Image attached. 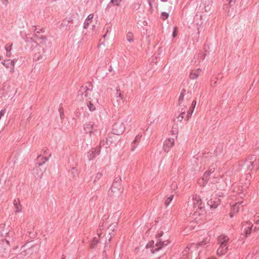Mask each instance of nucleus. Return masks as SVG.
Instances as JSON below:
<instances>
[{
    "mask_svg": "<svg viewBox=\"0 0 259 259\" xmlns=\"http://www.w3.org/2000/svg\"><path fill=\"white\" fill-rule=\"evenodd\" d=\"M172 35H173V37H176V32H175V31L173 32Z\"/></svg>",
    "mask_w": 259,
    "mask_h": 259,
    "instance_id": "338daca9",
    "label": "nucleus"
},
{
    "mask_svg": "<svg viewBox=\"0 0 259 259\" xmlns=\"http://www.w3.org/2000/svg\"><path fill=\"white\" fill-rule=\"evenodd\" d=\"M95 96H96V97H98L99 96V94L98 93L96 92L94 94V95Z\"/></svg>",
    "mask_w": 259,
    "mask_h": 259,
    "instance_id": "e2e57ef3",
    "label": "nucleus"
},
{
    "mask_svg": "<svg viewBox=\"0 0 259 259\" xmlns=\"http://www.w3.org/2000/svg\"><path fill=\"white\" fill-rule=\"evenodd\" d=\"M121 1L122 0H110V2L108 5L106 9L110 7V4H112L114 6H119Z\"/></svg>",
    "mask_w": 259,
    "mask_h": 259,
    "instance_id": "5701e85b",
    "label": "nucleus"
},
{
    "mask_svg": "<svg viewBox=\"0 0 259 259\" xmlns=\"http://www.w3.org/2000/svg\"><path fill=\"white\" fill-rule=\"evenodd\" d=\"M213 199L215 203L214 206L217 207L220 204V199L218 197H214V198H213Z\"/></svg>",
    "mask_w": 259,
    "mask_h": 259,
    "instance_id": "f704fd0d",
    "label": "nucleus"
},
{
    "mask_svg": "<svg viewBox=\"0 0 259 259\" xmlns=\"http://www.w3.org/2000/svg\"><path fill=\"white\" fill-rule=\"evenodd\" d=\"M210 239V237L209 235L207 234L205 237L203 238V240L198 244H192L191 245L192 248H198L199 246H202L208 243Z\"/></svg>",
    "mask_w": 259,
    "mask_h": 259,
    "instance_id": "9d476101",
    "label": "nucleus"
},
{
    "mask_svg": "<svg viewBox=\"0 0 259 259\" xmlns=\"http://www.w3.org/2000/svg\"><path fill=\"white\" fill-rule=\"evenodd\" d=\"M101 147V146H100V145H99V147H97L95 148H93V149L95 151V152L97 153V155H99L100 153Z\"/></svg>",
    "mask_w": 259,
    "mask_h": 259,
    "instance_id": "37998d69",
    "label": "nucleus"
},
{
    "mask_svg": "<svg viewBox=\"0 0 259 259\" xmlns=\"http://www.w3.org/2000/svg\"><path fill=\"white\" fill-rule=\"evenodd\" d=\"M99 241L96 238V237H94L93 239L92 243H91L90 246L91 248H94L95 246L98 244Z\"/></svg>",
    "mask_w": 259,
    "mask_h": 259,
    "instance_id": "2f4dec72",
    "label": "nucleus"
},
{
    "mask_svg": "<svg viewBox=\"0 0 259 259\" xmlns=\"http://www.w3.org/2000/svg\"><path fill=\"white\" fill-rule=\"evenodd\" d=\"M117 224H111L108 228V230L109 231V234H111V232H113L114 231Z\"/></svg>",
    "mask_w": 259,
    "mask_h": 259,
    "instance_id": "393cba45",
    "label": "nucleus"
},
{
    "mask_svg": "<svg viewBox=\"0 0 259 259\" xmlns=\"http://www.w3.org/2000/svg\"><path fill=\"white\" fill-rule=\"evenodd\" d=\"M184 95L180 94V97L179 98V104L180 105L181 104L182 102L184 100Z\"/></svg>",
    "mask_w": 259,
    "mask_h": 259,
    "instance_id": "49530a36",
    "label": "nucleus"
},
{
    "mask_svg": "<svg viewBox=\"0 0 259 259\" xmlns=\"http://www.w3.org/2000/svg\"><path fill=\"white\" fill-rule=\"evenodd\" d=\"M236 1V0H231V4L230 7H232V6H233Z\"/></svg>",
    "mask_w": 259,
    "mask_h": 259,
    "instance_id": "6e6d98bb",
    "label": "nucleus"
},
{
    "mask_svg": "<svg viewBox=\"0 0 259 259\" xmlns=\"http://www.w3.org/2000/svg\"><path fill=\"white\" fill-rule=\"evenodd\" d=\"M207 204L210 206V207L211 208H217L216 207H214V205L215 204V203L213 201V199H210V200H209L208 201H207Z\"/></svg>",
    "mask_w": 259,
    "mask_h": 259,
    "instance_id": "7c9ffc66",
    "label": "nucleus"
},
{
    "mask_svg": "<svg viewBox=\"0 0 259 259\" xmlns=\"http://www.w3.org/2000/svg\"><path fill=\"white\" fill-rule=\"evenodd\" d=\"M14 205L15 207V212H20L22 211L21 205L19 199H15L13 202Z\"/></svg>",
    "mask_w": 259,
    "mask_h": 259,
    "instance_id": "f3484780",
    "label": "nucleus"
},
{
    "mask_svg": "<svg viewBox=\"0 0 259 259\" xmlns=\"http://www.w3.org/2000/svg\"><path fill=\"white\" fill-rule=\"evenodd\" d=\"M59 111L60 112V117H61V119H62L63 118V116L64 115L63 108L62 107H60V108L59 109Z\"/></svg>",
    "mask_w": 259,
    "mask_h": 259,
    "instance_id": "de8ad7c7",
    "label": "nucleus"
},
{
    "mask_svg": "<svg viewBox=\"0 0 259 259\" xmlns=\"http://www.w3.org/2000/svg\"><path fill=\"white\" fill-rule=\"evenodd\" d=\"M174 144L175 140L173 138H168L163 144V150L165 152H167L169 148L174 145Z\"/></svg>",
    "mask_w": 259,
    "mask_h": 259,
    "instance_id": "1a4fd4ad",
    "label": "nucleus"
},
{
    "mask_svg": "<svg viewBox=\"0 0 259 259\" xmlns=\"http://www.w3.org/2000/svg\"><path fill=\"white\" fill-rule=\"evenodd\" d=\"M163 232L161 231L156 235V237L158 240L155 244V248L154 249L152 248L151 250V251L152 253H154L156 251H159L163 247L166 246L169 244V242L168 240L162 241L161 239L159 238L163 235Z\"/></svg>",
    "mask_w": 259,
    "mask_h": 259,
    "instance_id": "f03ea898",
    "label": "nucleus"
},
{
    "mask_svg": "<svg viewBox=\"0 0 259 259\" xmlns=\"http://www.w3.org/2000/svg\"><path fill=\"white\" fill-rule=\"evenodd\" d=\"M84 130L86 133L90 134V136L92 134L96 135L98 133V131L97 126H94V124L91 123H87L84 125Z\"/></svg>",
    "mask_w": 259,
    "mask_h": 259,
    "instance_id": "0eeeda50",
    "label": "nucleus"
},
{
    "mask_svg": "<svg viewBox=\"0 0 259 259\" xmlns=\"http://www.w3.org/2000/svg\"><path fill=\"white\" fill-rule=\"evenodd\" d=\"M256 162L254 163L253 161H250V164L248 166V170H251L254 167V165H256Z\"/></svg>",
    "mask_w": 259,
    "mask_h": 259,
    "instance_id": "4c0bfd02",
    "label": "nucleus"
},
{
    "mask_svg": "<svg viewBox=\"0 0 259 259\" xmlns=\"http://www.w3.org/2000/svg\"><path fill=\"white\" fill-rule=\"evenodd\" d=\"M210 176V175H209V173H207L206 172H205L203 176L202 177V180L204 183H206L208 181L209 177Z\"/></svg>",
    "mask_w": 259,
    "mask_h": 259,
    "instance_id": "a878e982",
    "label": "nucleus"
},
{
    "mask_svg": "<svg viewBox=\"0 0 259 259\" xmlns=\"http://www.w3.org/2000/svg\"><path fill=\"white\" fill-rule=\"evenodd\" d=\"M120 91L119 89H117V93L115 95L116 98L117 99L116 100V104L117 105H120L121 103H123V97L121 93L118 92ZM113 105L116 106L115 101H114Z\"/></svg>",
    "mask_w": 259,
    "mask_h": 259,
    "instance_id": "2eb2a0df",
    "label": "nucleus"
},
{
    "mask_svg": "<svg viewBox=\"0 0 259 259\" xmlns=\"http://www.w3.org/2000/svg\"><path fill=\"white\" fill-rule=\"evenodd\" d=\"M196 101H193L192 103V104H191V106L190 107V108L192 109V110H194V108L196 106Z\"/></svg>",
    "mask_w": 259,
    "mask_h": 259,
    "instance_id": "3c124183",
    "label": "nucleus"
},
{
    "mask_svg": "<svg viewBox=\"0 0 259 259\" xmlns=\"http://www.w3.org/2000/svg\"><path fill=\"white\" fill-rule=\"evenodd\" d=\"M229 238L228 237L221 235L218 238V243L220 244V246L217 251V253L218 255L221 256L225 254L228 249V242Z\"/></svg>",
    "mask_w": 259,
    "mask_h": 259,
    "instance_id": "f257e3e1",
    "label": "nucleus"
},
{
    "mask_svg": "<svg viewBox=\"0 0 259 259\" xmlns=\"http://www.w3.org/2000/svg\"><path fill=\"white\" fill-rule=\"evenodd\" d=\"M215 167L213 165H212L209 168L208 170L206 171L207 173H209V175L212 174L214 171Z\"/></svg>",
    "mask_w": 259,
    "mask_h": 259,
    "instance_id": "c9c22d12",
    "label": "nucleus"
},
{
    "mask_svg": "<svg viewBox=\"0 0 259 259\" xmlns=\"http://www.w3.org/2000/svg\"><path fill=\"white\" fill-rule=\"evenodd\" d=\"M158 259H167V257L165 254H163L161 256L159 257Z\"/></svg>",
    "mask_w": 259,
    "mask_h": 259,
    "instance_id": "5fc2aeb1",
    "label": "nucleus"
},
{
    "mask_svg": "<svg viewBox=\"0 0 259 259\" xmlns=\"http://www.w3.org/2000/svg\"><path fill=\"white\" fill-rule=\"evenodd\" d=\"M26 247H27V244H25L22 247V248H23V251L24 252H26L27 251L26 249H25L26 248Z\"/></svg>",
    "mask_w": 259,
    "mask_h": 259,
    "instance_id": "4d7b16f0",
    "label": "nucleus"
},
{
    "mask_svg": "<svg viewBox=\"0 0 259 259\" xmlns=\"http://www.w3.org/2000/svg\"><path fill=\"white\" fill-rule=\"evenodd\" d=\"M125 130V126L123 122L118 120L113 125L112 132L117 136L122 135Z\"/></svg>",
    "mask_w": 259,
    "mask_h": 259,
    "instance_id": "423d86ee",
    "label": "nucleus"
},
{
    "mask_svg": "<svg viewBox=\"0 0 259 259\" xmlns=\"http://www.w3.org/2000/svg\"><path fill=\"white\" fill-rule=\"evenodd\" d=\"M119 140L120 139L116 137V135L114 134L113 132L109 133L106 138V145L107 146H110L112 144L116 145Z\"/></svg>",
    "mask_w": 259,
    "mask_h": 259,
    "instance_id": "6e6552de",
    "label": "nucleus"
},
{
    "mask_svg": "<svg viewBox=\"0 0 259 259\" xmlns=\"http://www.w3.org/2000/svg\"><path fill=\"white\" fill-rule=\"evenodd\" d=\"M73 21V19H71V18H69L68 20V22H72Z\"/></svg>",
    "mask_w": 259,
    "mask_h": 259,
    "instance_id": "69168bd1",
    "label": "nucleus"
},
{
    "mask_svg": "<svg viewBox=\"0 0 259 259\" xmlns=\"http://www.w3.org/2000/svg\"><path fill=\"white\" fill-rule=\"evenodd\" d=\"M190 248H192L191 246L190 247H187L182 252V257L184 259H188V255L190 253Z\"/></svg>",
    "mask_w": 259,
    "mask_h": 259,
    "instance_id": "412c9836",
    "label": "nucleus"
},
{
    "mask_svg": "<svg viewBox=\"0 0 259 259\" xmlns=\"http://www.w3.org/2000/svg\"><path fill=\"white\" fill-rule=\"evenodd\" d=\"M169 17V14L168 13L162 12L161 14L160 18L163 20H165Z\"/></svg>",
    "mask_w": 259,
    "mask_h": 259,
    "instance_id": "bb28decb",
    "label": "nucleus"
},
{
    "mask_svg": "<svg viewBox=\"0 0 259 259\" xmlns=\"http://www.w3.org/2000/svg\"><path fill=\"white\" fill-rule=\"evenodd\" d=\"M133 35L132 32H129L127 33L126 39L128 42H131L133 41Z\"/></svg>",
    "mask_w": 259,
    "mask_h": 259,
    "instance_id": "c756f323",
    "label": "nucleus"
},
{
    "mask_svg": "<svg viewBox=\"0 0 259 259\" xmlns=\"http://www.w3.org/2000/svg\"><path fill=\"white\" fill-rule=\"evenodd\" d=\"M121 180L120 177H116L113 181L111 189H116L118 191H120V188L119 186Z\"/></svg>",
    "mask_w": 259,
    "mask_h": 259,
    "instance_id": "dca6fc26",
    "label": "nucleus"
},
{
    "mask_svg": "<svg viewBox=\"0 0 259 259\" xmlns=\"http://www.w3.org/2000/svg\"><path fill=\"white\" fill-rule=\"evenodd\" d=\"M94 15L93 14H91L88 15V17L84 21V24H83V28L87 29L88 28V25L90 24V23L91 22V20L93 18Z\"/></svg>",
    "mask_w": 259,
    "mask_h": 259,
    "instance_id": "6ab92c4d",
    "label": "nucleus"
},
{
    "mask_svg": "<svg viewBox=\"0 0 259 259\" xmlns=\"http://www.w3.org/2000/svg\"><path fill=\"white\" fill-rule=\"evenodd\" d=\"M59 111L60 112V117H61V119H62L63 118V116L64 115L63 108L62 107H60V108L59 109Z\"/></svg>",
    "mask_w": 259,
    "mask_h": 259,
    "instance_id": "09e8293b",
    "label": "nucleus"
},
{
    "mask_svg": "<svg viewBox=\"0 0 259 259\" xmlns=\"http://www.w3.org/2000/svg\"><path fill=\"white\" fill-rule=\"evenodd\" d=\"M38 52L35 53L33 55V59L37 61L45 60L46 57L50 54V51L47 49L39 47Z\"/></svg>",
    "mask_w": 259,
    "mask_h": 259,
    "instance_id": "39448f33",
    "label": "nucleus"
},
{
    "mask_svg": "<svg viewBox=\"0 0 259 259\" xmlns=\"http://www.w3.org/2000/svg\"><path fill=\"white\" fill-rule=\"evenodd\" d=\"M150 1H151V0H148V3H149V5L150 7L151 8H152V4H151V2H150Z\"/></svg>",
    "mask_w": 259,
    "mask_h": 259,
    "instance_id": "0e129e2a",
    "label": "nucleus"
},
{
    "mask_svg": "<svg viewBox=\"0 0 259 259\" xmlns=\"http://www.w3.org/2000/svg\"><path fill=\"white\" fill-rule=\"evenodd\" d=\"M10 241L7 239H4L0 242V256L2 257H7L10 250Z\"/></svg>",
    "mask_w": 259,
    "mask_h": 259,
    "instance_id": "7ed1b4c3",
    "label": "nucleus"
},
{
    "mask_svg": "<svg viewBox=\"0 0 259 259\" xmlns=\"http://www.w3.org/2000/svg\"><path fill=\"white\" fill-rule=\"evenodd\" d=\"M210 239V237L209 235L207 234L205 237L203 238V240L198 244H192L191 245L192 248H198L199 246H202L208 243Z\"/></svg>",
    "mask_w": 259,
    "mask_h": 259,
    "instance_id": "9b49d317",
    "label": "nucleus"
},
{
    "mask_svg": "<svg viewBox=\"0 0 259 259\" xmlns=\"http://www.w3.org/2000/svg\"><path fill=\"white\" fill-rule=\"evenodd\" d=\"M141 138V136L138 135L136 137L134 141L138 143L140 140Z\"/></svg>",
    "mask_w": 259,
    "mask_h": 259,
    "instance_id": "603ef678",
    "label": "nucleus"
},
{
    "mask_svg": "<svg viewBox=\"0 0 259 259\" xmlns=\"http://www.w3.org/2000/svg\"><path fill=\"white\" fill-rule=\"evenodd\" d=\"M89 89L87 87L82 86L80 90L78 92V97L81 96V99H83L84 98L88 97V91H89Z\"/></svg>",
    "mask_w": 259,
    "mask_h": 259,
    "instance_id": "4468645a",
    "label": "nucleus"
},
{
    "mask_svg": "<svg viewBox=\"0 0 259 259\" xmlns=\"http://www.w3.org/2000/svg\"><path fill=\"white\" fill-rule=\"evenodd\" d=\"M87 155H88V157L90 160L93 159L94 158H95L96 157V156L97 155H98L97 154V153L95 152V151L93 149L90 150L88 152Z\"/></svg>",
    "mask_w": 259,
    "mask_h": 259,
    "instance_id": "aec40b11",
    "label": "nucleus"
},
{
    "mask_svg": "<svg viewBox=\"0 0 259 259\" xmlns=\"http://www.w3.org/2000/svg\"><path fill=\"white\" fill-rule=\"evenodd\" d=\"M13 259H18V255H16V256H15V257H14L13 258Z\"/></svg>",
    "mask_w": 259,
    "mask_h": 259,
    "instance_id": "774afa93",
    "label": "nucleus"
},
{
    "mask_svg": "<svg viewBox=\"0 0 259 259\" xmlns=\"http://www.w3.org/2000/svg\"><path fill=\"white\" fill-rule=\"evenodd\" d=\"M11 61L12 62V64L11 65H10V66H14V64H15V61L14 60H11Z\"/></svg>",
    "mask_w": 259,
    "mask_h": 259,
    "instance_id": "680f3d73",
    "label": "nucleus"
},
{
    "mask_svg": "<svg viewBox=\"0 0 259 259\" xmlns=\"http://www.w3.org/2000/svg\"><path fill=\"white\" fill-rule=\"evenodd\" d=\"M242 202H240L234 204L231 208L232 213H235L237 212L239 210V206L241 204Z\"/></svg>",
    "mask_w": 259,
    "mask_h": 259,
    "instance_id": "4be33fe9",
    "label": "nucleus"
},
{
    "mask_svg": "<svg viewBox=\"0 0 259 259\" xmlns=\"http://www.w3.org/2000/svg\"><path fill=\"white\" fill-rule=\"evenodd\" d=\"M185 111L181 112V114L177 117L179 121H181L184 118V114H185Z\"/></svg>",
    "mask_w": 259,
    "mask_h": 259,
    "instance_id": "ea45409f",
    "label": "nucleus"
},
{
    "mask_svg": "<svg viewBox=\"0 0 259 259\" xmlns=\"http://www.w3.org/2000/svg\"><path fill=\"white\" fill-rule=\"evenodd\" d=\"M192 203L193 207L196 209V211L194 212V215H200V213L197 211V210H202L204 206L202 205V200L200 197L199 195H195L192 198Z\"/></svg>",
    "mask_w": 259,
    "mask_h": 259,
    "instance_id": "20e7f679",
    "label": "nucleus"
},
{
    "mask_svg": "<svg viewBox=\"0 0 259 259\" xmlns=\"http://www.w3.org/2000/svg\"><path fill=\"white\" fill-rule=\"evenodd\" d=\"M206 54H202L200 53L199 54V58H200L201 59H204L205 57Z\"/></svg>",
    "mask_w": 259,
    "mask_h": 259,
    "instance_id": "864d4df0",
    "label": "nucleus"
},
{
    "mask_svg": "<svg viewBox=\"0 0 259 259\" xmlns=\"http://www.w3.org/2000/svg\"><path fill=\"white\" fill-rule=\"evenodd\" d=\"M111 30V28L110 26L106 28V32H108L109 31V30Z\"/></svg>",
    "mask_w": 259,
    "mask_h": 259,
    "instance_id": "052dcab7",
    "label": "nucleus"
},
{
    "mask_svg": "<svg viewBox=\"0 0 259 259\" xmlns=\"http://www.w3.org/2000/svg\"><path fill=\"white\" fill-rule=\"evenodd\" d=\"M103 176V173L102 172H98L95 177L94 182L99 180Z\"/></svg>",
    "mask_w": 259,
    "mask_h": 259,
    "instance_id": "58836bf2",
    "label": "nucleus"
},
{
    "mask_svg": "<svg viewBox=\"0 0 259 259\" xmlns=\"http://www.w3.org/2000/svg\"><path fill=\"white\" fill-rule=\"evenodd\" d=\"M154 244V241L153 240H151L146 245V247L147 248H150V247H153Z\"/></svg>",
    "mask_w": 259,
    "mask_h": 259,
    "instance_id": "79ce46f5",
    "label": "nucleus"
},
{
    "mask_svg": "<svg viewBox=\"0 0 259 259\" xmlns=\"http://www.w3.org/2000/svg\"><path fill=\"white\" fill-rule=\"evenodd\" d=\"M198 76V73L197 72H191L189 75V77L192 79H194L196 78Z\"/></svg>",
    "mask_w": 259,
    "mask_h": 259,
    "instance_id": "473e14b6",
    "label": "nucleus"
},
{
    "mask_svg": "<svg viewBox=\"0 0 259 259\" xmlns=\"http://www.w3.org/2000/svg\"><path fill=\"white\" fill-rule=\"evenodd\" d=\"M104 226V223H100V225H99V228L100 229H102V228Z\"/></svg>",
    "mask_w": 259,
    "mask_h": 259,
    "instance_id": "bf43d9fd",
    "label": "nucleus"
},
{
    "mask_svg": "<svg viewBox=\"0 0 259 259\" xmlns=\"http://www.w3.org/2000/svg\"><path fill=\"white\" fill-rule=\"evenodd\" d=\"M211 5H207V6H204V9L205 10V11L206 12H209L210 11Z\"/></svg>",
    "mask_w": 259,
    "mask_h": 259,
    "instance_id": "c03bdc74",
    "label": "nucleus"
},
{
    "mask_svg": "<svg viewBox=\"0 0 259 259\" xmlns=\"http://www.w3.org/2000/svg\"><path fill=\"white\" fill-rule=\"evenodd\" d=\"M251 229L252 226L250 227H248V229L245 231V236L246 237H247L250 234Z\"/></svg>",
    "mask_w": 259,
    "mask_h": 259,
    "instance_id": "a19ab883",
    "label": "nucleus"
},
{
    "mask_svg": "<svg viewBox=\"0 0 259 259\" xmlns=\"http://www.w3.org/2000/svg\"><path fill=\"white\" fill-rule=\"evenodd\" d=\"M98 99L97 98L95 99V101L94 100H92L91 101H90L89 103H88L87 105L89 109V110L91 111H94L96 109L95 106L94 105L93 103L98 102Z\"/></svg>",
    "mask_w": 259,
    "mask_h": 259,
    "instance_id": "a211bd4d",
    "label": "nucleus"
},
{
    "mask_svg": "<svg viewBox=\"0 0 259 259\" xmlns=\"http://www.w3.org/2000/svg\"><path fill=\"white\" fill-rule=\"evenodd\" d=\"M193 111H194V110H192V109L190 107V109L188 111L187 114V116H186L187 120H188L189 118L191 116Z\"/></svg>",
    "mask_w": 259,
    "mask_h": 259,
    "instance_id": "e433bc0d",
    "label": "nucleus"
},
{
    "mask_svg": "<svg viewBox=\"0 0 259 259\" xmlns=\"http://www.w3.org/2000/svg\"><path fill=\"white\" fill-rule=\"evenodd\" d=\"M136 142L135 141H133V142L132 143V148H131V150L132 151H134L135 150V149L136 148L137 145L136 144Z\"/></svg>",
    "mask_w": 259,
    "mask_h": 259,
    "instance_id": "8fccbe9b",
    "label": "nucleus"
},
{
    "mask_svg": "<svg viewBox=\"0 0 259 259\" xmlns=\"http://www.w3.org/2000/svg\"><path fill=\"white\" fill-rule=\"evenodd\" d=\"M2 63L4 66H5L6 67L8 68L10 66V65H11L12 64V62L11 61V60L8 59V60H5Z\"/></svg>",
    "mask_w": 259,
    "mask_h": 259,
    "instance_id": "cd10ccee",
    "label": "nucleus"
},
{
    "mask_svg": "<svg viewBox=\"0 0 259 259\" xmlns=\"http://www.w3.org/2000/svg\"><path fill=\"white\" fill-rule=\"evenodd\" d=\"M100 146H105L106 148H107L109 146H107L106 140H103L101 141L100 143Z\"/></svg>",
    "mask_w": 259,
    "mask_h": 259,
    "instance_id": "a18cd8bd",
    "label": "nucleus"
},
{
    "mask_svg": "<svg viewBox=\"0 0 259 259\" xmlns=\"http://www.w3.org/2000/svg\"><path fill=\"white\" fill-rule=\"evenodd\" d=\"M185 92H186V90L184 89H182V90L181 91V95H184Z\"/></svg>",
    "mask_w": 259,
    "mask_h": 259,
    "instance_id": "13d9d810",
    "label": "nucleus"
},
{
    "mask_svg": "<svg viewBox=\"0 0 259 259\" xmlns=\"http://www.w3.org/2000/svg\"><path fill=\"white\" fill-rule=\"evenodd\" d=\"M51 155L50 154L49 157L46 156L42 157L41 155H39L37 156L35 164H36L38 167H43V165L49 160V158L51 157Z\"/></svg>",
    "mask_w": 259,
    "mask_h": 259,
    "instance_id": "f8f14e48",
    "label": "nucleus"
},
{
    "mask_svg": "<svg viewBox=\"0 0 259 259\" xmlns=\"http://www.w3.org/2000/svg\"><path fill=\"white\" fill-rule=\"evenodd\" d=\"M201 3L204 6L211 5V0H201Z\"/></svg>",
    "mask_w": 259,
    "mask_h": 259,
    "instance_id": "72a5a7b5",
    "label": "nucleus"
},
{
    "mask_svg": "<svg viewBox=\"0 0 259 259\" xmlns=\"http://www.w3.org/2000/svg\"><path fill=\"white\" fill-rule=\"evenodd\" d=\"M12 44H8L5 47V50L7 52V56L10 57L11 55V50L12 49Z\"/></svg>",
    "mask_w": 259,
    "mask_h": 259,
    "instance_id": "b1692460",
    "label": "nucleus"
},
{
    "mask_svg": "<svg viewBox=\"0 0 259 259\" xmlns=\"http://www.w3.org/2000/svg\"><path fill=\"white\" fill-rule=\"evenodd\" d=\"M174 198V195H171L169 197H168L167 199L165 201V205L167 207L169 205L170 202L172 201Z\"/></svg>",
    "mask_w": 259,
    "mask_h": 259,
    "instance_id": "c85d7f7f",
    "label": "nucleus"
},
{
    "mask_svg": "<svg viewBox=\"0 0 259 259\" xmlns=\"http://www.w3.org/2000/svg\"><path fill=\"white\" fill-rule=\"evenodd\" d=\"M46 170V167H38V166L35 164V167L33 169V173L35 175V177H37V178H40L43 174V172L45 171Z\"/></svg>",
    "mask_w": 259,
    "mask_h": 259,
    "instance_id": "ddd939ff",
    "label": "nucleus"
}]
</instances>
